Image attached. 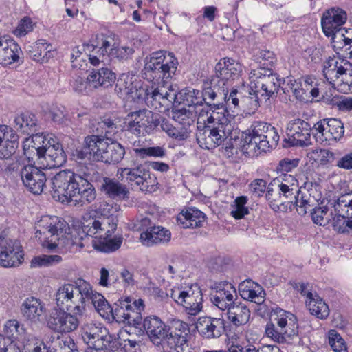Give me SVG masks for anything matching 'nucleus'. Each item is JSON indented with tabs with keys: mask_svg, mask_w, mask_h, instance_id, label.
Segmentation results:
<instances>
[{
	"mask_svg": "<svg viewBox=\"0 0 352 352\" xmlns=\"http://www.w3.org/2000/svg\"><path fill=\"white\" fill-rule=\"evenodd\" d=\"M99 173L91 166L74 173L62 170L49 181L52 197L63 204H72L84 206L92 203L96 197V191L92 182L97 181Z\"/></svg>",
	"mask_w": 352,
	"mask_h": 352,
	"instance_id": "f257e3e1",
	"label": "nucleus"
},
{
	"mask_svg": "<svg viewBox=\"0 0 352 352\" xmlns=\"http://www.w3.org/2000/svg\"><path fill=\"white\" fill-rule=\"evenodd\" d=\"M255 58L260 67L250 73V89L253 92L250 91L252 96L244 98L252 109H258L261 102H266L274 96L280 85L272 69L276 61L274 53L270 50H261L256 54Z\"/></svg>",
	"mask_w": 352,
	"mask_h": 352,
	"instance_id": "f03ea898",
	"label": "nucleus"
},
{
	"mask_svg": "<svg viewBox=\"0 0 352 352\" xmlns=\"http://www.w3.org/2000/svg\"><path fill=\"white\" fill-rule=\"evenodd\" d=\"M197 127V142L200 147L206 149L221 145L232 131L229 118L225 112H208L204 109L198 115Z\"/></svg>",
	"mask_w": 352,
	"mask_h": 352,
	"instance_id": "7ed1b4c3",
	"label": "nucleus"
},
{
	"mask_svg": "<svg viewBox=\"0 0 352 352\" xmlns=\"http://www.w3.org/2000/svg\"><path fill=\"white\" fill-rule=\"evenodd\" d=\"M31 148H24L26 155L34 153L36 161L40 168H53L61 166L67 161V155L63 151V146L58 139L52 134L38 133L32 136Z\"/></svg>",
	"mask_w": 352,
	"mask_h": 352,
	"instance_id": "20e7f679",
	"label": "nucleus"
},
{
	"mask_svg": "<svg viewBox=\"0 0 352 352\" xmlns=\"http://www.w3.org/2000/svg\"><path fill=\"white\" fill-rule=\"evenodd\" d=\"M89 295V283L82 278L60 285L55 293V302L58 309L78 314L85 313V301Z\"/></svg>",
	"mask_w": 352,
	"mask_h": 352,
	"instance_id": "39448f33",
	"label": "nucleus"
},
{
	"mask_svg": "<svg viewBox=\"0 0 352 352\" xmlns=\"http://www.w3.org/2000/svg\"><path fill=\"white\" fill-rule=\"evenodd\" d=\"M179 65L173 53L159 51L146 58L142 75L148 81L157 84L169 85L175 75Z\"/></svg>",
	"mask_w": 352,
	"mask_h": 352,
	"instance_id": "423d86ee",
	"label": "nucleus"
},
{
	"mask_svg": "<svg viewBox=\"0 0 352 352\" xmlns=\"http://www.w3.org/2000/svg\"><path fill=\"white\" fill-rule=\"evenodd\" d=\"M80 159L93 157L98 161L107 164L118 163L124 156V147L117 142H108L107 140L96 135L87 136L85 145L80 151H77Z\"/></svg>",
	"mask_w": 352,
	"mask_h": 352,
	"instance_id": "0eeeda50",
	"label": "nucleus"
},
{
	"mask_svg": "<svg viewBox=\"0 0 352 352\" xmlns=\"http://www.w3.org/2000/svg\"><path fill=\"white\" fill-rule=\"evenodd\" d=\"M118 221L113 217H94L89 214L83 217L81 231L75 236L74 243L83 248L87 245L89 241L96 239H107L111 237L116 230Z\"/></svg>",
	"mask_w": 352,
	"mask_h": 352,
	"instance_id": "6e6552de",
	"label": "nucleus"
},
{
	"mask_svg": "<svg viewBox=\"0 0 352 352\" xmlns=\"http://www.w3.org/2000/svg\"><path fill=\"white\" fill-rule=\"evenodd\" d=\"M298 333L296 316L292 313L276 308L272 311L271 322L267 323L265 334L278 343H285L287 338H292Z\"/></svg>",
	"mask_w": 352,
	"mask_h": 352,
	"instance_id": "1a4fd4ad",
	"label": "nucleus"
},
{
	"mask_svg": "<svg viewBox=\"0 0 352 352\" xmlns=\"http://www.w3.org/2000/svg\"><path fill=\"white\" fill-rule=\"evenodd\" d=\"M327 81L334 89L347 94L352 91V64L340 57H329L323 66Z\"/></svg>",
	"mask_w": 352,
	"mask_h": 352,
	"instance_id": "9d476101",
	"label": "nucleus"
},
{
	"mask_svg": "<svg viewBox=\"0 0 352 352\" xmlns=\"http://www.w3.org/2000/svg\"><path fill=\"white\" fill-rule=\"evenodd\" d=\"M65 221L56 216H43L36 225L35 236L43 247L52 250L60 245V241L67 232Z\"/></svg>",
	"mask_w": 352,
	"mask_h": 352,
	"instance_id": "9b49d317",
	"label": "nucleus"
},
{
	"mask_svg": "<svg viewBox=\"0 0 352 352\" xmlns=\"http://www.w3.org/2000/svg\"><path fill=\"white\" fill-rule=\"evenodd\" d=\"M139 93L140 100H144L148 107L160 112L168 109L177 96L170 85L157 82H153L151 86L144 85Z\"/></svg>",
	"mask_w": 352,
	"mask_h": 352,
	"instance_id": "f8f14e48",
	"label": "nucleus"
},
{
	"mask_svg": "<svg viewBox=\"0 0 352 352\" xmlns=\"http://www.w3.org/2000/svg\"><path fill=\"white\" fill-rule=\"evenodd\" d=\"M144 309V300L131 297L121 298L115 303L111 316L118 323L131 326L139 325L142 322V311Z\"/></svg>",
	"mask_w": 352,
	"mask_h": 352,
	"instance_id": "ddd939ff",
	"label": "nucleus"
},
{
	"mask_svg": "<svg viewBox=\"0 0 352 352\" xmlns=\"http://www.w3.org/2000/svg\"><path fill=\"white\" fill-rule=\"evenodd\" d=\"M119 42L118 37L113 33L98 34L91 44L86 45V51L89 52V60L94 66L105 65L110 61L112 51L115 50Z\"/></svg>",
	"mask_w": 352,
	"mask_h": 352,
	"instance_id": "4468645a",
	"label": "nucleus"
},
{
	"mask_svg": "<svg viewBox=\"0 0 352 352\" xmlns=\"http://www.w3.org/2000/svg\"><path fill=\"white\" fill-rule=\"evenodd\" d=\"M82 338L89 348L96 351L111 352L117 346L116 338L106 327L93 323L85 324L82 327Z\"/></svg>",
	"mask_w": 352,
	"mask_h": 352,
	"instance_id": "2eb2a0df",
	"label": "nucleus"
},
{
	"mask_svg": "<svg viewBox=\"0 0 352 352\" xmlns=\"http://www.w3.org/2000/svg\"><path fill=\"white\" fill-rule=\"evenodd\" d=\"M170 297L184 307L190 316H197L203 309V294L197 284H192L184 289L175 287L170 290Z\"/></svg>",
	"mask_w": 352,
	"mask_h": 352,
	"instance_id": "dca6fc26",
	"label": "nucleus"
},
{
	"mask_svg": "<svg viewBox=\"0 0 352 352\" xmlns=\"http://www.w3.org/2000/svg\"><path fill=\"white\" fill-rule=\"evenodd\" d=\"M160 123V115L145 109L131 112L125 118L126 130L136 136L151 133Z\"/></svg>",
	"mask_w": 352,
	"mask_h": 352,
	"instance_id": "f3484780",
	"label": "nucleus"
},
{
	"mask_svg": "<svg viewBox=\"0 0 352 352\" xmlns=\"http://www.w3.org/2000/svg\"><path fill=\"white\" fill-rule=\"evenodd\" d=\"M215 74L212 77V84L218 86L220 83L223 87H229L233 82L239 78L242 72V65L229 58L221 59L214 67Z\"/></svg>",
	"mask_w": 352,
	"mask_h": 352,
	"instance_id": "a211bd4d",
	"label": "nucleus"
},
{
	"mask_svg": "<svg viewBox=\"0 0 352 352\" xmlns=\"http://www.w3.org/2000/svg\"><path fill=\"white\" fill-rule=\"evenodd\" d=\"M346 13L339 8H332L324 12L321 25L324 34L328 37H332L333 41H336L344 36L342 25L346 21Z\"/></svg>",
	"mask_w": 352,
	"mask_h": 352,
	"instance_id": "6ab92c4d",
	"label": "nucleus"
},
{
	"mask_svg": "<svg viewBox=\"0 0 352 352\" xmlns=\"http://www.w3.org/2000/svg\"><path fill=\"white\" fill-rule=\"evenodd\" d=\"M83 314L67 311L63 309H54L49 318L47 324L50 329L59 333H70L77 329L80 318Z\"/></svg>",
	"mask_w": 352,
	"mask_h": 352,
	"instance_id": "aec40b11",
	"label": "nucleus"
},
{
	"mask_svg": "<svg viewBox=\"0 0 352 352\" xmlns=\"http://www.w3.org/2000/svg\"><path fill=\"white\" fill-rule=\"evenodd\" d=\"M313 129L317 132L315 136L320 143L337 141L344 133L343 123L336 118L321 120L314 124Z\"/></svg>",
	"mask_w": 352,
	"mask_h": 352,
	"instance_id": "412c9836",
	"label": "nucleus"
},
{
	"mask_svg": "<svg viewBox=\"0 0 352 352\" xmlns=\"http://www.w3.org/2000/svg\"><path fill=\"white\" fill-rule=\"evenodd\" d=\"M190 338L188 324L181 320H174L168 327V333L164 344L179 352V349L184 351V346H188Z\"/></svg>",
	"mask_w": 352,
	"mask_h": 352,
	"instance_id": "4be33fe9",
	"label": "nucleus"
},
{
	"mask_svg": "<svg viewBox=\"0 0 352 352\" xmlns=\"http://www.w3.org/2000/svg\"><path fill=\"white\" fill-rule=\"evenodd\" d=\"M311 125L302 119H294L287 126L288 142L294 146H308L311 144Z\"/></svg>",
	"mask_w": 352,
	"mask_h": 352,
	"instance_id": "5701e85b",
	"label": "nucleus"
},
{
	"mask_svg": "<svg viewBox=\"0 0 352 352\" xmlns=\"http://www.w3.org/2000/svg\"><path fill=\"white\" fill-rule=\"evenodd\" d=\"M22 247L16 240L2 239L0 241V265L12 267L22 263Z\"/></svg>",
	"mask_w": 352,
	"mask_h": 352,
	"instance_id": "b1692460",
	"label": "nucleus"
},
{
	"mask_svg": "<svg viewBox=\"0 0 352 352\" xmlns=\"http://www.w3.org/2000/svg\"><path fill=\"white\" fill-rule=\"evenodd\" d=\"M270 124L264 122H254L251 125L250 129H248L243 136L242 151L250 155H258V148L259 145L258 142L262 140L265 134V131L268 129Z\"/></svg>",
	"mask_w": 352,
	"mask_h": 352,
	"instance_id": "393cba45",
	"label": "nucleus"
},
{
	"mask_svg": "<svg viewBox=\"0 0 352 352\" xmlns=\"http://www.w3.org/2000/svg\"><path fill=\"white\" fill-rule=\"evenodd\" d=\"M168 327L160 317L150 316L143 320V328L149 340L156 346H162L168 333Z\"/></svg>",
	"mask_w": 352,
	"mask_h": 352,
	"instance_id": "a878e982",
	"label": "nucleus"
},
{
	"mask_svg": "<svg viewBox=\"0 0 352 352\" xmlns=\"http://www.w3.org/2000/svg\"><path fill=\"white\" fill-rule=\"evenodd\" d=\"M218 86H214L212 84V77L208 82L205 83V87L201 91L202 98H204V105L199 111L204 109L208 112L216 111L223 108V97L224 96V91L228 92V87H223L220 83L217 84Z\"/></svg>",
	"mask_w": 352,
	"mask_h": 352,
	"instance_id": "bb28decb",
	"label": "nucleus"
},
{
	"mask_svg": "<svg viewBox=\"0 0 352 352\" xmlns=\"http://www.w3.org/2000/svg\"><path fill=\"white\" fill-rule=\"evenodd\" d=\"M142 88H144V85L142 86L137 77L129 73L120 74L116 85V91L120 98L138 102L140 97L139 91Z\"/></svg>",
	"mask_w": 352,
	"mask_h": 352,
	"instance_id": "cd10ccee",
	"label": "nucleus"
},
{
	"mask_svg": "<svg viewBox=\"0 0 352 352\" xmlns=\"http://www.w3.org/2000/svg\"><path fill=\"white\" fill-rule=\"evenodd\" d=\"M21 178L28 190L35 195H40L43 192L47 181L45 174L32 165H28L21 169Z\"/></svg>",
	"mask_w": 352,
	"mask_h": 352,
	"instance_id": "c85d7f7f",
	"label": "nucleus"
},
{
	"mask_svg": "<svg viewBox=\"0 0 352 352\" xmlns=\"http://www.w3.org/2000/svg\"><path fill=\"white\" fill-rule=\"evenodd\" d=\"M266 199L274 212H286L294 206V199H289L286 193L279 190L276 186V182H273L268 186Z\"/></svg>",
	"mask_w": 352,
	"mask_h": 352,
	"instance_id": "c756f323",
	"label": "nucleus"
},
{
	"mask_svg": "<svg viewBox=\"0 0 352 352\" xmlns=\"http://www.w3.org/2000/svg\"><path fill=\"white\" fill-rule=\"evenodd\" d=\"M196 328L199 334L206 338H217L225 331V320L222 318L200 317Z\"/></svg>",
	"mask_w": 352,
	"mask_h": 352,
	"instance_id": "7c9ffc66",
	"label": "nucleus"
},
{
	"mask_svg": "<svg viewBox=\"0 0 352 352\" xmlns=\"http://www.w3.org/2000/svg\"><path fill=\"white\" fill-rule=\"evenodd\" d=\"M96 182H100L99 190L108 197L113 199H129V191L126 186L115 179L102 177L99 175Z\"/></svg>",
	"mask_w": 352,
	"mask_h": 352,
	"instance_id": "2f4dec72",
	"label": "nucleus"
},
{
	"mask_svg": "<svg viewBox=\"0 0 352 352\" xmlns=\"http://www.w3.org/2000/svg\"><path fill=\"white\" fill-rule=\"evenodd\" d=\"M236 290L231 283H226L218 287V289L211 294L212 303L221 310H228L229 307L235 303Z\"/></svg>",
	"mask_w": 352,
	"mask_h": 352,
	"instance_id": "473e14b6",
	"label": "nucleus"
},
{
	"mask_svg": "<svg viewBox=\"0 0 352 352\" xmlns=\"http://www.w3.org/2000/svg\"><path fill=\"white\" fill-rule=\"evenodd\" d=\"M21 54V47L13 39L0 38V64L6 66L18 62Z\"/></svg>",
	"mask_w": 352,
	"mask_h": 352,
	"instance_id": "72a5a7b5",
	"label": "nucleus"
},
{
	"mask_svg": "<svg viewBox=\"0 0 352 352\" xmlns=\"http://www.w3.org/2000/svg\"><path fill=\"white\" fill-rule=\"evenodd\" d=\"M239 292L243 299L258 305L265 300L264 289L259 284L251 280H246L241 283L239 285Z\"/></svg>",
	"mask_w": 352,
	"mask_h": 352,
	"instance_id": "f704fd0d",
	"label": "nucleus"
},
{
	"mask_svg": "<svg viewBox=\"0 0 352 352\" xmlns=\"http://www.w3.org/2000/svg\"><path fill=\"white\" fill-rule=\"evenodd\" d=\"M206 219V215L201 211L194 208L182 210L177 217V224L183 228H195L201 227Z\"/></svg>",
	"mask_w": 352,
	"mask_h": 352,
	"instance_id": "c9c22d12",
	"label": "nucleus"
},
{
	"mask_svg": "<svg viewBox=\"0 0 352 352\" xmlns=\"http://www.w3.org/2000/svg\"><path fill=\"white\" fill-rule=\"evenodd\" d=\"M170 232L161 226H154L148 228L140 234V240L143 245L152 246L155 244L164 243L170 241Z\"/></svg>",
	"mask_w": 352,
	"mask_h": 352,
	"instance_id": "e433bc0d",
	"label": "nucleus"
},
{
	"mask_svg": "<svg viewBox=\"0 0 352 352\" xmlns=\"http://www.w3.org/2000/svg\"><path fill=\"white\" fill-rule=\"evenodd\" d=\"M286 86L284 88L285 92L291 91L295 98L299 100H306L309 87L311 86L313 80L310 77H306L302 79L296 80L292 76L287 77Z\"/></svg>",
	"mask_w": 352,
	"mask_h": 352,
	"instance_id": "4c0bfd02",
	"label": "nucleus"
},
{
	"mask_svg": "<svg viewBox=\"0 0 352 352\" xmlns=\"http://www.w3.org/2000/svg\"><path fill=\"white\" fill-rule=\"evenodd\" d=\"M21 312L23 317L28 320L36 323L41 321L43 317L44 306L37 298L34 297L28 298L21 305Z\"/></svg>",
	"mask_w": 352,
	"mask_h": 352,
	"instance_id": "58836bf2",
	"label": "nucleus"
},
{
	"mask_svg": "<svg viewBox=\"0 0 352 352\" xmlns=\"http://www.w3.org/2000/svg\"><path fill=\"white\" fill-rule=\"evenodd\" d=\"M227 316L230 322L235 327L246 324L250 318V311L248 306L242 302H235L229 307Z\"/></svg>",
	"mask_w": 352,
	"mask_h": 352,
	"instance_id": "ea45409f",
	"label": "nucleus"
},
{
	"mask_svg": "<svg viewBox=\"0 0 352 352\" xmlns=\"http://www.w3.org/2000/svg\"><path fill=\"white\" fill-rule=\"evenodd\" d=\"M87 80L92 88L108 87L114 82L116 74L109 68L102 67L99 69H93L88 75Z\"/></svg>",
	"mask_w": 352,
	"mask_h": 352,
	"instance_id": "a19ab883",
	"label": "nucleus"
},
{
	"mask_svg": "<svg viewBox=\"0 0 352 352\" xmlns=\"http://www.w3.org/2000/svg\"><path fill=\"white\" fill-rule=\"evenodd\" d=\"M89 296L88 299L85 301V311H86V307L91 304L101 316L108 318L113 311V307H111L101 294L93 290V287L90 283Z\"/></svg>",
	"mask_w": 352,
	"mask_h": 352,
	"instance_id": "79ce46f5",
	"label": "nucleus"
},
{
	"mask_svg": "<svg viewBox=\"0 0 352 352\" xmlns=\"http://www.w3.org/2000/svg\"><path fill=\"white\" fill-rule=\"evenodd\" d=\"M274 182H276V186L282 192L286 193L289 199H294L295 195L299 192L298 180L292 175L283 174Z\"/></svg>",
	"mask_w": 352,
	"mask_h": 352,
	"instance_id": "37998d69",
	"label": "nucleus"
},
{
	"mask_svg": "<svg viewBox=\"0 0 352 352\" xmlns=\"http://www.w3.org/2000/svg\"><path fill=\"white\" fill-rule=\"evenodd\" d=\"M14 122L17 130L30 135L37 130V119L34 114L30 112H24L16 116Z\"/></svg>",
	"mask_w": 352,
	"mask_h": 352,
	"instance_id": "c03bdc74",
	"label": "nucleus"
},
{
	"mask_svg": "<svg viewBox=\"0 0 352 352\" xmlns=\"http://www.w3.org/2000/svg\"><path fill=\"white\" fill-rule=\"evenodd\" d=\"M52 46L44 40H39L29 50L30 56L41 63H47L53 56Z\"/></svg>",
	"mask_w": 352,
	"mask_h": 352,
	"instance_id": "a18cd8bd",
	"label": "nucleus"
},
{
	"mask_svg": "<svg viewBox=\"0 0 352 352\" xmlns=\"http://www.w3.org/2000/svg\"><path fill=\"white\" fill-rule=\"evenodd\" d=\"M306 304L310 313L316 318L323 320L329 316V306L318 294L310 300H306Z\"/></svg>",
	"mask_w": 352,
	"mask_h": 352,
	"instance_id": "49530a36",
	"label": "nucleus"
},
{
	"mask_svg": "<svg viewBox=\"0 0 352 352\" xmlns=\"http://www.w3.org/2000/svg\"><path fill=\"white\" fill-rule=\"evenodd\" d=\"M250 91H252V93L253 92L250 89V85H249V88H248V96H244L241 89L238 90L236 89H233L230 91V95L228 96V92L224 91L225 97H223V99H222L223 100V108H224V107H228L230 109H231L232 107L234 108L239 107V100L241 99V102L243 103L245 105H246L248 107L250 111H255V109H252L250 105L247 104L244 100L245 98H248L249 96H252V95L250 94Z\"/></svg>",
	"mask_w": 352,
	"mask_h": 352,
	"instance_id": "de8ad7c7",
	"label": "nucleus"
},
{
	"mask_svg": "<svg viewBox=\"0 0 352 352\" xmlns=\"http://www.w3.org/2000/svg\"><path fill=\"white\" fill-rule=\"evenodd\" d=\"M316 201L317 199L314 196H311V193L307 195V193L300 190L294 199L293 208L296 207L298 213L303 216L307 214L308 210L312 211V207Z\"/></svg>",
	"mask_w": 352,
	"mask_h": 352,
	"instance_id": "09e8293b",
	"label": "nucleus"
},
{
	"mask_svg": "<svg viewBox=\"0 0 352 352\" xmlns=\"http://www.w3.org/2000/svg\"><path fill=\"white\" fill-rule=\"evenodd\" d=\"M148 170L144 166L140 164L134 168H122L118 170L117 175L122 180L126 179L129 182H134L135 184H140V182L146 174Z\"/></svg>",
	"mask_w": 352,
	"mask_h": 352,
	"instance_id": "8fccbe9b",
	"label": "nucleus"
},
{
	"mask_svg": "<svg viewBox=\"0 0 352 352\" xmlns=\"http://www.w3.org/2000/svg\"><path fill=\"white\" fill-rule=\"evenodd\" d=\"M279 141L278 133L273 126L270 124L268 129L265 131V136L262 140L258 142L259 147L258 154L261 152H266L270 148H275Z\"/></svg>",
	"mask_w": 352,
	"mask_h": 352,
	"instance_id": "3c124183",
	"label": "nucleus"
},
{
	"mask_svg": "<svg viewBox=\"0 0 352 352\" xmlns=\"http://www.w3.org/2000/svg\"><path fill=\"white\" fill-rule=\"evenodd\" d=\"M102 239V241H100L98 243H97L94 239H91V243L96 250L106 253L112 252L118 250L122 243V237L121 236H116L113 238L109 237Z\"/></svg>",
	"mask_w": 352,
	"mask_h": 352,
	"instance_id": "603ef678",
	"label": "nucleus"
},
{
	"mask_svg": "<svg viewBox=\"0 0 352 352\" xmlns=\"http://www.w3.org/2000/svg\"><path fill=\"white\" fill-rule=\"evenodd\" d=\"M184 102L188 107H193L196 113H199V109L204 107L201 91L195 89L189 88L185 90Z\"/></svg>",
	"mask_w": 352,
	"mask_h": 352,
	"instance_id": "864d4df0",
	"label": "nucleus"
},
{
	"mask_svg": "<svg viewBox=\"0 0 352 352\" xmlns=\"http://www.w3.org/2000/svg\"><path fill=\"white\" fill-rule=\"evenodd\" d=\"M19 137L16 133L0 143V160H9L19 146Z\"/></svg>",
	"mask_w": 352,
	"mask_h": 352,
	"instance_id": "5fc2aeb1",
	"label": "nucleus"
},
{
	"mask_svg": "<svg viewBox=\"0 0 352 352\" xmlns=\"http://www.w3.org/2000/svg\"><path fill=\"white\" fill-rule=\"evenodd\" d=\"M308 157L320 165L325 166L334 161L336 154L328 149L318 148L310 151L308 153Z\"/></svg>",
	"mask_w": 352,
	"mask_h": 352,
	"instance_id": "6e6d98bb",
	"label": "nucleus"
},
{
	"mask_svg": "<svg viewBox=\"0 0 352 352\" xmlns=\"http://www.w3.org/2000/svg\"><path fill=\"white\" fill-rule=\"evenodd\" d=\"M248 197L245 196L237 197L233 204L231 205V215L236 219H241L249 213L246 206Z\"/></svg>",
	"mask_w": 352,
	"mask_h": 352,
	"instance_id": "4d7b16f0",
	"label": "nucleus"
},
{
	"mask_svg": "<svg viewBox=\"0 0 352 352\" xmlns=\"http://www.w3.org/2000/svg\"><path fill=\"white\" fill-rule=\"evenodd\" d=\"M312 221L319 226H325L331 220V214L326 206L315 207L311 212Z\"/></svg>",
	"mask_w": 352,
	"mask_h": 352,
	"instance_id": "13d9d810",
	"label": "nucleus"
},
{
	"mask_svg": "<svg viewBox=\"0 0 352 352\" xmlns=\"http://www.w3.org/2000/svg\"><path fill=\"white\" fill-rule=\"evenodd\" d=\"M159 125H160V127L163 131H164L168 136L173 138L182 140L187 138L186 130L184 127L177 129L173 126V124L166 119L160 120V123Z\"/></svg>",
	"mask_w": 352,
	"mask_h": 352,
	"instance_id": "bf43d9fd",
	"label": "nucleus"
},
{
	"mask_svg": "<svg viewBox=\"0 0 352 352\" xmlns=\"http://www.w3.org/2000/svg\"><path fill=\"white\" fill-rule=\"evenodd\" d=\"M333 227L340 233H352V217L336 214L333 218Z\"/></svg>",
	"mask_w": 352,
	"mask_h": 352,
	"instance_id": "052dcab7",
	"label": "nucleus"
},
{
	"mask_svg": "<svg viewBox=\"0 0 352 352\" xmlns=\"http://www.w3.org/2000/svg\"><path fill=\"white\" fill-rule=\"evenodd\" d=\"M195 113L185 108L177 109L173 111V120L184 126H190L195 120Z\"/></svg>",
	"mask_w": 352,
	"mask_h": 352,
	"instance_id": "680f3d73",
	"label": "nucleus"
},
{
	"mask_svg": "<svg viewBox=\"0 0 352 352\" xmlns=\"http://www.w3.org/2000/svg\"><path fill=\"white\" fill-rule=\"evenodd\" d=\"M25 329L16 320H9L4 324L3 331L6 338H16L18 336L25 333Z\"/></svg>",
	"mask_w": 352,
	"mask_h": 352,
	"instance_id": "e2e57ef3",
	"label": "nucleus"
},
{
	"mask_svg": "<svg viewBox=\"0 0 352 352\" xmlns=\"http://www.w3.org/2000/svg\"><path fill=\"white\" fill-rule=\"evenodd\" d=\"M329 344L335 352H347L344 340L336 330L328 333Z\"/></svg>",
	"mask_w": 352,
	"mask_h": 352,
	"instance_id": "0e129e2a",
	"label": "nucleus"
},
{
	"mask_svg": "<svg viewBox=\"0 0 352 352\" xmlns=\"http://www.w3.org/2000/svg\"><path fill=\"white\" fill-rule=\"evenodd\" d=\"M99 127L101 129V133H104L107 140L118 132V126L115 120L109 118H104L100 122H98Z\"/></svg>",
	"mask_w": 352,
	"mask_h": 352,
	"instance_id": "69168bd1",
	"label": "nucleus"
},
{
	"mask_svg": "<svg viewBox=\"0 0 352 352\" xmlns=\"http://www.w3.org/2000/svg\"><path fill=\"white\" fill-rule=\"evenodd\" d=\"M22 352H47V349L43 342L32 338L23 344Z\"/></svg>",
	"mask_w": 352,
	"mask_h": 352,
	"instance_id": "338daca9",
	"label": "nucleus"
},
{
	"mask_svg": "<svg viewBox=\"0 0 352 352\" xmlns=\"http://www.w3.org/2000/svg\"><path fill=\"white\" fill-rule=\"evenodd\" d=\"M55 351L56 352H78L76 344L70 337L58 339Z\"/></svg>",
	"mask_w": 352,
	"mask_h": 352,
	"instance_id": "774afa93",
	"label": "nucleus"
}]
</instances>
